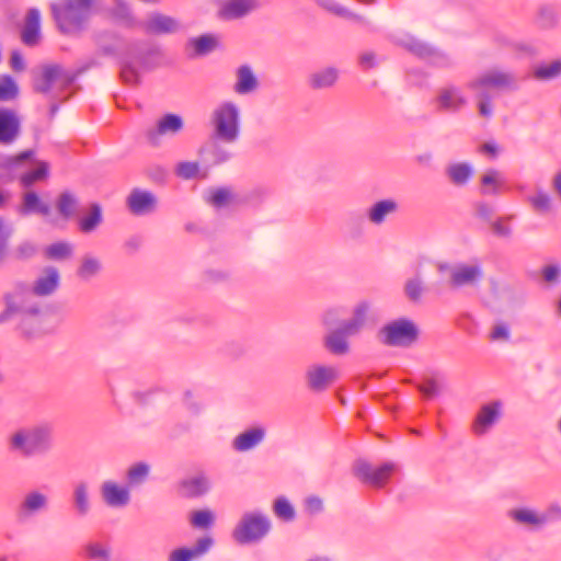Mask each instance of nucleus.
<instances>
[{"instance_id": "nucleus-24", "label": "nucleus", "mask_w": 561, "mask_h": 561, "mask_svg": "<svg viewBox=\"0 0 561 561\" xmlns=\"http://www.w3.org/2000/svg\"><path fill=\"white\" fill-rule=\"evenodd\" d=\"M71 506L73 514L79 518H84L90 514L92 503L90 499V488L85 481H80L75 484L71 494Z\"/></svg>"}, {"instance_id": "nucleus-31", "label": "nucleus", "mask_w": 561, "mask_h": 561, "mask_svg": "<svg viewBox=\"0 0 561 561\" xmlns=\"http://www.w3.org/2000/svg\"><path fill=\"white\" fill-rule=\"evenodd\" d=\"M473 168L468 162H454L445 168V175L448 181L457 187L466 186L473 176Z\"/></svg>"}, {"instance_id": "nucleus-3", "label": "nucleus", "mask_w": 561, "mask_h": 561, "mask_svg": "<svg viewBox=\"0 0 561 561\" xmlns=\"http://www.w3.org/2000/svg\"><path fill=\"white\" fill-rule=\"evenodd\" d=\"M370 305L367 301L358 302L352 317L347 320H341L343 310L332 308L322 316L323 325L328 333L323 337L324 347L333 355H345L350 352L348 339L358 335L366 325Z\"/></svg>"}, {"instance_id": "nucleus-40", "label": "nucleus", "mask_w": 561, "mask_h": 561, "mask_svg": "<svg viewBox=\"0 0 561 561\" xmlns=\"http://www.w3.org/2000/svg\"><path fill=\"white\" fill-rule=\"evenodd\" d=\"M535 21L540 28L551 30L558 25V12L554 7L550 4H542L537 10Z\"/></svg>"}, {"instance_id": "nucleus-49", "label": "nucleus", "mask_w": 561, "mask_h": 561, "mask_svg": "<svg viewBox=\"0 0 561 561\" xmlns=\"http://www.w3.org/2000/svg\"><path fill=\"white\" fill-rule=\"evenodd\" d=\"M538 80H552L561 76V60H554L549 65L540 66L535 70Z\"/></svg>"}, {"instance_id": "nucleus-11", "label": "nucleus", "mask_w": 561, "mask_h": 561, "mask_svg": "<svg viewBox=\"0 0 561 561\" xmlns=\"http://www.w3.org/2000/svg\"><path fill=\"white\" fill-rule=\"evenodd\" d=\"M396 469L397 465L393 462L388 461L378 467H374L369 461L363 458L356 459L352 465L353 476L360 482L376 489L383 488Z\"/></svg>"}, {"instance_id": "nucleus-50", "label": "nucleus", "mask_w": 561, "mask_h": 561, "mask_svg": "<svg viewBox=\"0 0 561 561\" xmlns=\"http://www.w3.org/2000/svg\"><path fill=\"white\" fill-rule=\"evenodd\" d=\"M214 514L209 510H199L192 513L191 523L196 528H209L214 523Z\"/></svg>"}, {"instance_id": "nucleus-26", "label": "nucleus", "mask_w": 561, "mask_h": 561, "mask_svg": "<svg viewBox=\"0 0 561 561\" xmlns=\"http://www.w3.org/2000/svg\"><path fill=\"white\" fill-rule=\"evenodd\" d=\"M266 431L261 426L248 428L237 435L232 440V448L236 451L244 453L259 446L265 438Z\"/></svg>"}, {"instance_id": "nucleus-20", "label": "nucleus", "mask_w": 561, "mask_h": 561, "mask_svg": "<svg viewBox=\"0 0 561 561\" xmlns=\"http://www.w3.org/2000/svg\"><path fill=\"white\" fill-rule=\"evenodd\" d=\"M21 133V122L15 111L0 107V144H12Z\"/></svg>"}, {"instance_id": "nucleus-64", "label": "nucleus", "mask_w": 561, "mask_h": 561, "mask_svg": "<svg viewBox=\"0 0 561 561\" xmlns=\"http://www.w3.org/2000/svg\"><path fill=\"white\" fill-rule=\"evenodd\" d=\"M205 277L207 280L213 283H221L226 282L230 278V273L224 270H208L205 273Z\"/></svg>"}, {"instance_id": "nucleus-28", "label": "nucleus", "mask_w": 561, "mask_h": 561, "mask_svg": "<svg viewBox=\"0 0 561 561\" xmlns=\"http://www.w3.org/2000/svg\"><path fill=\"white\" fill-rule=\"evenodd\" d=\"M260 82L249 65H241L236 70V83L233 85L234 93L239 95H248L259 89Z\"/></svg>"}, {"instance_id": "nucleus-10", "label": "nucleus", "mask_w": 561, "mask_h": 561, "mask_svg": "<svg viewBox=\"0 0 561 561\" xmlns=\"http://www.w3.org/2000/svg\"><path fill=\"white\" fill-rule=\"evenodd\" d=\"M437 271L448 274V285L454 289L477 287L484 277L482 265L474 263H438Z\"/></svg>"}, {"instance_id": "nucleus-60", "label": "nucleus", "mask_w": 561, "mask_h": 561, "mask_svg": "<svg viewBox=\"0 0 561 561\" xmlns=\"http://www.w3.org/2000/svg\"><path fill=\"white\" fill-rule=\"evenodd\" d=\"M561 268L558 264H550L543 266L541 274L542 278L547 283H556L559 279Z\"/></svg>"}, {"instance_id": "nucleus-18", "label": "nucleus", "mask_w": 561, "mask_h": 561, "mask_svg": "<svg viewBox=\"0 0 561 561\" xmlns=\"http://www.w3.org/2000/svg\"><path fill=\"white\" fill-rule=\"evenodd\" d=\"M127 206L133 215H149L156 210L157 198L149 191L134 188L127 197Z\"/></svg>"}, {"instance_id": "nucleus-5", "label": "nucleus", "mask_w": 561, "mask_h": 561, "mask_svg": "<svg viewBox=\"0 0 561 561\" xmlns=\"http://www.w3.org/2000/svg\"><path fill=\"white\" fill-rule=\"evenodd\" d=\"M8 447L11 453L26 459L45 456L54 447L53 430L47 424L19 428L9 436Z\"/></svg>"}, {"instance_id": "nucleus-8", "label": "nucleus", "mask_w": 561, "mask_h": 561, "mask_svg": "<svg viewBox=\"0 0 561 561\" xmlns=\"http://www.w3.org/2000/svg\"><path fill=\"white\" fill-rule=\"evenodd\" d=\"M93 0H67L64 4L51 5L54 19L64 34L79 32L89 20Z\"/></svg>"}, {"instance_id": "nucleus-62", "label": "nucleus", "mask_w": 561, "mask_h": 561, "mask_svg": "<svg viewBox=\"0 0 561 561\" xmlns=\"http://www.w3.org/2000/svg\"><path fill=\"white\" fill-rule=\"evenodd\" d=\"M476 215L481 218L482 220L486 222H491L493 215H494V208L493 206L486 204V203H478L476 205Z\"/></svg>"}, {"instance_id": "nucleus-46", "label": "nucleus", "mask_w": 561, "mask_h": 561, "mask_svg": "<svg viewBox=\"0 0 561 561\" xmlns=\"http://www.w3.org/2000/svg\"><path fill=\"white\" fill-rule=\"evenodd\" d=\"M72 245L68 242H55L45 249V255L50 260H65L72 255Z\"/></svg>"}, {"instance_id": "nucleus-1", "label": "nucleus", "mask_w": 561, "mask_h": 561, "mask_svg": "<svg viewBox=\"0 0 561 561\" xmlns=\"http://www.w3.org/2000/svg\"><path fill=\"white\" fill-rule=\"evenodd\" d=\"M94 42L95 56L77 71L69 70L60 64L42 65L38 72L34 75V91L45 95L51 94L54 100L59 99V94L71 87L80 73L101 65L98 59L101 56L119 58L123 82L137 85L140 79L138 67L146 70L153 68L156 65L152 59L160 54L159 47L150 42L139 41L127 44L112 31L95 33Z\"/></svg>"}, {"instance_id": "nucleus-29", "label": "nucleus", "mask_w": 561, "mask_h": 561, "mask_svg": "<svg viewBox=\"0 0 561 561\" xmlns=\"http://www.w3.org/2000/svg\"><path fill=\"white\" fill-rule=\"evenodd\" d=\"M34 156V150H25L14 157H0V181L11 182L16 176L18 168Z\"/></svg>"}, {"instance_id": "nucleus-61", "label": "nucleus", "mask_w": 561, "mask_h": 561, "mask_svg": "<svg viewBox=\"0 0 561 561\" xmlns=\"http://www.w3.org/2000/svg\"><path fill=\"white\" fill-rule=\"evenodd\" d=\"M492 341H507L510 339V329L505 323H496L491 333Z\"/></svg>"}, {"instance_id": "nucleus-37", "label": "nucleus", "mask_w": 561, "mask_h": 561, "mask_svg": "<svg viewBox=\"0 0 561 561\" xmlns=\"http://www.w3.org/2000/svg\"><path fill=\"white\" fill-rule=\"evenodd\" d=\"M339 78V70L333 67L313 72L309 77V84L312 89H327L332 87Z\"/></svg>"}, {"instance_id": "nucleus-45", "label": "nucleus", "mask_w": 561, "mask_h": 561, "mask_svg": "<svg viewBox=\"0 0 561 561\" xmlns=\"http://www.w3.org/2000/svg\"><path fill=\"white\" fill-rule=\"evenodd\" d=\"M274 514L284 522H291L296 516L294 506L285 496H278L273 503Z\"/></svg>"}, {"instance_id": "nucleus-17", "label": "nucleus", "mask_w": 561, "mask_h": 561, "mask_svg": "<svg viewBox=\"0 0 561 561\" xmlns=\"http://www.w3.org/2000/svg\"><path fill=\"white\" fill-rule=\"evenodd\" d=\"M183 126L184 122L180 115L169 113L158 121L156 127L148 129L146 136L152 146H158L160 136L167 134L175 135L183 129Z\"/></svg>"}, {"instance_id": "nucleus-39", "label": "nucleus", "mask_w": 561, "mask_h": 561, "mask_svg": "<svg viewBox=\"0 0 561 561\" xmlns=\"http://www.w3.org/2000/svg\"><path fill=\"white\" fill-rule=\"evenodd\" d=\"M78 206V198L69 191L60 193L56 201V208L65 219L72 217L76 214Z\"/></svg>"}, {"instance_id": "nucleus-14", "label": "nucleus", "mask_w": 561, "mask_h": 561, "mask_svg": "<svg viewBox=\"0 0 561 561\" xmlns=\"http://www.w3.org/2000/svg\"><path fill=\"white\" fill-rule=\"evenodd\" d=\"M337 378V370L332 366L311 365L305 374L306 385L313 392L327 390Z\"/></svg>"}, {"instance_id": "nucleus-54", "label": "nucleus", "mask_w": 561, "mask_h": 561, "mask_svg": "<svg viewBox=\"0 0 561 561\" xmlns=\"http://www.w3.org/2000/svg\"><path fill=\"white\" fill-rule=\"evenodd\" d=\"M528 201L538 213H546L551 207L550 196L542 191H538L534 196H530Z\"/></svg>"}, {"instance_id": "nucleus-36", "label": "nucleus", "mask_w": 561, "mask_h": 561, "mask_svg": "<svg viewBox=\"0 0 561 561\" xmlns=\"http://www.w3.org/2000/svg\"><path fill=\"white\" fill-rule=\"evenodd\" d=\"M508 517L515 523L535 528L542 527L540 513L527 507L514 508L508 512Z\"/></svg>"}, {"instance_id": "nucleus-9", "label": "nucleus", "mask_w": 561, "mask_h": 561, "mask_svg": "<svg viewBox=\"0 0 561 561\" xmlns=\"http://www.w3.org/2000/svg\"><path fill=\"white\" fill-rule=\"evenodd\" d=\"M420 336L416 323L408 318H400L383 325L378 332L379 341L390 347H410Z\"/></svg>"}, {"instance_id": "nucleus-19", "label": "nucleus", "mask_w": 561, "mask_h": 561, "mask_svg": "<svg viewBox=\"0 0 561 561\" xmlns=\"http://www.w3.org/2000/svg\"><path fill=\"white\" fill-rule=\"evenodd\" d=\"M100 493L103 502L110 507H125L130 502L128 488L121 486L112 480H106L101 484Z\"/></svg>"}, {"instance_id": "nucleus-16", "label": "nucleus", "mask_w": 561, "mask_h": 561, "mask_svg": "<svg viewBox=\"0 0 561 561\" xmlns=\"http://www.w3.org/2000/svg\"><path fill=\"white\" fill-rule=\"evenodd\" d=\"M399 209L400 205L396 199L382 198L374 202L365 213L370 225L380 227L386 224L388 218L397 215Z\"/></svg>"}, {"instance_id": "nucleus-35", "label": "nucleus", "mask_w": 561, "mask_h": 561, "mask_svg": "<svg viewBox=\"0 0 561 561\" xmlns=\"http://www.w3.org/2000/svg\"><path fill=\"white\" fill-rule=\"evenodd\" d=\"M21 214H38L48 216L50 214V206L41 201L39 196L34 191H28L23 195V201L20 209Z\"/></svg>"}, {"instance_id": "nucleus-15", "label": "nucleus", "mask_w": 561, "mask_h": 561, "mask_svg": "<svg viewBox=\"0 0 561 561\" xmlns=\"http://www.w3.org/2000/svg\"><path fill=\"white\" fill-rule=\"evenodd\" d=\"M435 103L439 112L457 113L467 105V99L459 87L447 84L437 90Z\"/></svg>"}, {"instance_id": "nucleus-51", "label": "nucleus", "mask_w": 561, "mask_h": 561, "mask_svg": "<svg viewBox=\"0 0 561 561\" xmlns=\"http://www.w3.org/2000/svg\"><path fill=\"white\" fill-rule=\"evenodd\" d=\"M321 5H323L327 10L334 13L335 15L347 18V19H353L358 22H364L363 16L352 13L346 8L336 3L334 0H322Z\"/></svg>"}, {"instance_id": "nucleus-48", "label": "nucleus", "mask_w": 561, "mask_h": 561, "mask_svg": "<svg viewBox=\"0 0 561 561\" xmlns=\"http://www.w3.org/2000/svg\"><path fill=\"white\" fill-rule=\"evenodd\" d=\"M85 554L94 561H110L111 549L100 542H90L85 546Z\"/></svg>"}, {"instance_id": "nucleus-27", "label": "nucleus", "mask_w": 561, "mask_h": 561, "mask_svg": "<svg viewBox=\"0 0 561 561\" xmlns=\"http://www.w3.org/2000/svg\"><path fill=\"white\" fill-rule=\"evenodd\" d=\"M198 154L201 157L202 163L206 167V169L222 164L232 158V153L218 142L203 146L198 150Z\"/></svg>"}, {"instance_id": "nucleus-58", "label": "nucleus", "mask_w": 561, "mask_h": 561, "mask_svg": "<svg viewBox=\"0 0 561 561\" xmlns=\"http://www.w3.org/2000/svg\"><path fill=\"white\" fill-rule=\"evenodd\" d=\"M405 46L411 53L419 57L424 58L431 55V48L427 45L420 43L415 39H410L405 44Z\"/></svg>"}, {"instance_id": "nucleus-57", "label": "nucleus", "mask_w": 561, "mask_h": 561, "mask_svg": "<svg viewBox=\"0 0 561 561\" xmlns=\"http://www.w3.org/2000/svg\"><path fill=\"white\" fill-rule=\"evenodd\" d=\"M230 197V191L228 188L220 187L211 192L209 201L215 207H222L228 204Z\"/></svg>"}, {"instance_id": "nucleus-53", "label": "nucleus", "mask_w": 561, "mask_h": 561, "mask_svg": "<svg viewBox=\"0 0 561 561\" xmlns=\"http://www.w3.org/2000/svg\"><path fill=\"white\" fill-rule=\"evenodd\" d=\"M506 217H500L496 220L490 222L491 230L494 236L503 239H510L512 237V227L508 225Z\"/></svg>"}, {"instance_id": "nucleus-13", "label": "nucleus", "mask_w": 561, "mask_h": 561, "mask_svg": "<svg viewBox=\"0 0 561 561\" xmlns=\"http://www.w3.org/2000/svg\"><path fill=\"white\" fill-rule=\"evenodd\" d=\"M502 414L503 403L501 400L482 404L472 421L471 432L478 437L486 435L501 420Z\"/></svg>"}, {"instance_id": "nucleus-38", "label": "nucleus", "mask_w": 561, "mask_h": 561, "mask_svg": "<svg viewBox=\"0 0 561 561\" xmlns=\"http://www.w3.org/2000/svg\"><path fill=\"white\" fill-rule=\"evenodd\" d=\"M102 221V208L99 204L94 203L90 206L89 213L79 220V229L83 233H91Z\"/></svg>"}, {"instance_id": "nucleus-63", "label": "nucleus", "mask_w": 561, "mask_h": 561, "mask_svg": "<svg viewBox=\"0 0 561 561\" xmlns=\"http://www.w3.org/2000/svg\"><path fill=\"white\" fill-rule=\"evenodd\" d=\"M306 510L310 514H319L323 511V502L319 496L311 495L305 501Z\"/></svg>"}, {"instance_id": "nucleus-55", "label": "nucleus", "mask_w": 561, "mask_h": 561, "mask_svg": "<svg viewBox=\"0 0 561 561\" xmlns=\"http://www.w3.org/2000/svg\"><path fill=\"white\" fill-rule=\"evenodd\" d=\"M199 173V163L198 162H190L183 161L180 162L176 167V175L184 179L191 180L197 176Z\"/></svg>"}, {"instance_id": "nucleus-25", "label": "nucleus", "mask_w": 561, "mask_h": 561, "mask_svg": "<svg viewBox=\"0 0 561 561\" xmlns=\"http://www.w3.org/2000/svg\"><path fill=\"white\" fill-rule=\"evenodd\" d=\"M214 545V539L209 536H204L197 539L192 548H178L169 556V561H191L207 553Z\"/></svg>"}, {"instance_id": "nucleus-41", "label": "nucleus", "mask_w": 561, "mask_h": 561, "mask_svg": "<svg viewBox=\"0 0 561 561\" xmlns=\"http://www.w3.org/2000/svg\"><path fill=\"white\" fill-rule=\"evenodd\" d=\"M150 473V466L147 462H136L130 466L126 472V479L129 486H138L144 484Z\"/></svg>"}, {"instance_id": "nucleus-21", "label": "nucleus", "mask_w": 561, "mask_h": 561, "mask_svg": "<svg viewBox=\"0 0 561 561\" xmlns=\"http://www.w3.org/2000/svg\"><path fill=\"white\" fill-rule=\"evenodd\" d=\"M368 217L365 210L354 209L347 213L343 224L344 234L353 241L360 240L366 234Z\"/></svg>"}, {"instance_id": "nucleus-6", "label": "nucleus", "mask_w": 561, "mask_h": 561, "mask_svg": "<svg viewBox=\"0 0 561 561\" xmlns=\"http://www.w3.org/2000/svg\"><path fill=\"white\" fill-rule=\"evenodd\" d=\"M270 516L261 510L245 511L236 523L231 537L240 546L256 545L272 531Z\"/></svg>"}, {"instance_id": "nucleus-47", "label": "nucleus", "mask_w": 561, "mask_h": 561, "mask_svg": "<svg viewBox=\"0 0 561 561\" xmlns=\"http://www.w3.org/2000/svg\"><path fill=\"white\" fill-rule=\"evenodd\" d=\"M19 94V87L10 76L0 77V102L14 100Z\"/></svg>"}, {"instance_id": "nucleus-7", "label": "nucleus", "mask_w": 561, "mask_h": 561, "mask_svg": "<svg viewBox=\"0 0 561 561\" xmlns=\"http://www.w3.org/2000/svg\"><path fill=\"white\" fill-rule=\"evenodd\" d=\"M213 137L222 144H234L240 137V108L232 101L219 103L210 113Z\"/></svg>"}, {"instance_id": "nucleus-33", "label": "nucleus", "mask_w": 561, "mask_h": 561, "mask_svg": "<svg viewBox=\"0 0 561 561\" xmlns=\"http://www.w3.org/2000/svg\"><path fill=\"white\" fill-rule=\"evenodd\" d=\"M103 268L102 261L93 254H84L81 257L80 264L77 268V276L84 280H91L96 277Z\"/></svg>"}, {"instance_id": "nucleus-12", "label": "nucleus", "mask_w": 561, "mask_h": 561, "mask_svg": "<svg viewBox=\"0 0 561 561\" xmlns=\"http://www.w3.org/2000/svg\"><path fill=\"white\" fill-rule=\"evenodd\" d=\"M49 507V497L38 489L28 490L18 503L14 515L19 522H26L36 515L46 512Z\"/></svg>"}, {"instance_id": "nucleus-32", "label": "nucleus", "mask_w": 561, "mask_h": 561, "mask_svg": "<svg viewBox=\"0 0 561 561\" xmlns=\"http://www.w3.org/2000/svg\"><path fill=\"white\" fill-rule=\"evenodd\" d=\"M218 46V39L213 34H203L192 37L186 43V48H193V53L188 54L190 58L206 56L214 51Z\"/></svg>"}, {"instance_id": "nucleus-2", "label": "nucleus", "mask_w": 561, "mask_h": 561, "mask_svg": "<svg viewBox=\"0 0 561 561\" xmlns=\"http://www.w3.org/2000/svg\"><path fill=\"white\" fill-rule=\"evenodd\" d=\"M60 286L59 271L46 266L32 286L25 283L15 284L13 290L3 295L4 310L0 313V324L19 318V329L25 339L35 337L41 330L39 317L42 306L35 297L53 295Z\"/></svg>"}, {"instance_id": "nucleus-23", "label": "nucleus", "mask_w": 561, "mask_h": 561, "mask_svg": "<svg viewBox=\"0 0 561 561\" xmlns=\"http://www.w3.org/2000/svg\"><path fill=\"white\" fill-rule=\"evenodd\" d=\"M22 42L28 46L34 47L41 39V13L36 8H31L25 16V22L21 31Z\"/></svg>"}, {"instance_id": "nucleus-43", "label": "nucleus", "mask_w": 561, "mask_h": 561, "mask_svg": "<svg viewBox=\"0 0 561 561\" xmlns=\"http://www.w3.org/2000/svg\"><path fill=\"white\" fill-rule=\"evenodd\" d=\"M424 290V283L419 275L408 278L404 283V295L408 298V300L413 304H417L421 301Z\"/></svg>"}, {"instance_id": "nucleus-34", "label": "nucleus", "mask_w": 561, "mask_h": 561, "mask_svg": "<svg viewBox=\"0 0 561 561\" xmlns=\"http://www.w3.org/2000/svg\"><path fill=\"white\" fill-rule=\"evenodd\" d=\"M209 490L207 478L199 476L182 480L179 484V492L184 497H196L205 494Z\"/></svg>"}, {"instance_id": "nucleus-59", "label": "nucleus", "mask_w": 561, "mask_h": 561, "mask_svg": "<svg viewBox=\"0 0 561 561\" xmlns=\"http://www.w3.org/2000/svg\"><path fill=\"white\" fill-rule=\"evenodd\" d=\"M15 252L19 259L27 260L36 254L37 248L32 242H23L20 245H18Z\"/></svg>"}, {"instance_id": "nucleus-56", "label": "nucleus", "mask_w": 561, "mask_h": 561, "mask_svg": "<svg viewBox=\"0 0 561 561\" xmlns=\"http://www.w3.org/2000/svg\"><path fill=\"white\" fill-rule=\"evenodd\" d=\"M540 516L542 526L561 520V505L559 503H551L545 512L540 513Z\"/></svg>"}, {"instance_id": "nucleus-22", "label": "nucleus", "mask_w": 561, "mask_h": 561, "mask_svg": "<svg viewBox=\"0 0 561 561\" xmlns=\"http://www.w3.org/2000/svg\"><path fill=\"white\" fill-rule=\"evenodd\" d=\"M149 34H172L179 31L180 23L172 16L153 12L142 24Z\"/></svg>"}, {"instance_id": "nucleus-42", "label": "nucleus", "mask_w": 561, "mask_h": 561, "mask_svg": "<svg viewBox=\"0 0 561 561\" xmlns=\"http://www.w3.org/2000/svg\"><path fill=\"white\" fill-rule=\"evenodd\" d=\"M502 184L501 173L495 169H489L481 176V193L483 195H497Z\"/></svg>"}, {"instance_id": "nucleus-30", "label": "nucleus", "mask_w": 561, "mask_h": 561, "mask_svg": "<svg viewBox=\"0 0 561 561\" xmlns=\"http://www.w3.org/2000/svg\"><path fill=\"white\" fill-rule=\"evenodd\" d=\"M257 8L256 0H228L219 10V15L225 20L240 19Z\"/></svg>"}, {"instance_id": "nucleus-4", "label": "nucleus", "mask_w": 561, "mask_h": 561, "mask_svg": "<svg viewBox=\"0 0 561 561\" xmlns=\"http://www.w3.org/2000/svg\"><path fill=\"white\" fill-rule=\"evenodd\" d=\"M519 87L518 75L501 67L490 68L467 83L474 93L479 115L488 119L493 116L494 98L502 92H515Z\"/></svg>"}, {"instance_id": "nucleus-52", "label": "nucleus", "mask_w": 561, "mask_h": 561, "mask_svg": "<svg viewBox=\"0 0 561 561\" xmlns=\"http://www.w3.org/2000/svg\"><path fill=\"white\" fill-rule=\"evenodd\" d=\"M425 399H432L440 393L438 381L433 377L424 378L423 383L416 386Z\"/></svg>"}, {"instance_id": "nucleus-44", "label": "nucleus", "mask_w": 561, "mask_h": 561, "mask_svg": "<svg viewBox=\"0 0 561 561\" xmlns=\"http://www.w3.org/2000/svg\"><path fill=\"white\" fill-rule=\"evenodd\" d=\"M48 175V164L39 162L34 170L27 171L20 176L23 187H31L35 182L46 179Z\"/></svg>"}]
</instances>
